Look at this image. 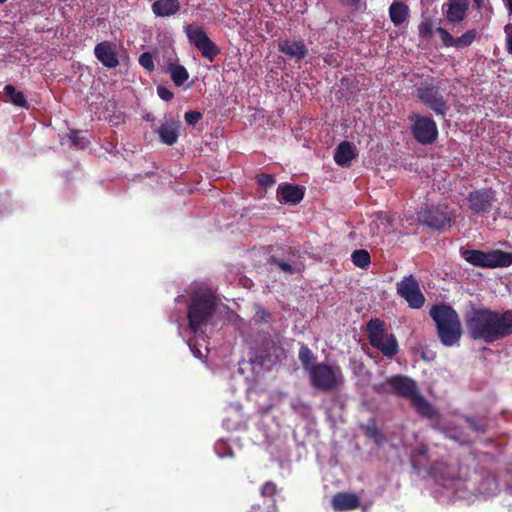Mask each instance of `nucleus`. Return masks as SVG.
Wrapping results in <instances>:
<instances>
[{
  "instance_id": "1",
  "label": "nucleus",
  "mask_w": 512,
  "mask_h": 512,
  "mask_svg": "<svg viewBox=\"0 0 512 512\" xmlns=\"http://www.w3.org/2000/svg\"><path fill=\"white\" fill-rule=\"evenodd\" d=\"M464 319L473 340L491 344L512 335V309L501 312L489 308H472Z\"/></svg>"
},
{
  "instance_id": "2",
  "label": "nucleus",
  "mask_w": 512,
  "mask_h": 512,
  "mask_svg": "<svg viewBox=\"0 0 512 512\" xmlns=\"http://www.w3.org/2000/svg\"><path fill=\"white\" fill-rule=\"evenodd\" d=\"M429 314L436 324L438 337L444 346L451 347L460 340L462 327L455 309L446 304H437L432 306Z\"/></svg>"
},
{
  "instance_id": "3",
  "label": "nucleus",
  "mask_w": 512,
  "mask_h": 512,
  "mask_svg": "<svg viewBox=\"0 0 512 512\" xmlns=\"http://www.w3.org/2000/svg\"><path fill=\"white\" fill-rule=\"evenodd\" d=\"M386 384L391 387L395 395L409 399L411 405L420 416L428 419H433L437 416V410L419 392L414 380L402 375H396L387 378Z\"/></svg>"
},
{
  "instance_id": "4",
  "label": "nucleus",
  "mask_w": 512,
  "mask_h": 512,
  "mask_svg": "<svg viewBox=\"0 0 512 512\" xmlns=\"http://www.w3.org/2000/svg\"><path fill=\"white\" fill-rule=\"evenodd\" d=\"M217 308V298L208 292H197L192 298L187 309L189 329L193 334H198L202 327L213 317Z\"/></svg>"
},
{
  "instance_id": "5",
  "label": "nucleus",
  "mask_w": 512,
  "mask_h": 512,
  "mask_svg": "<svg viewBox=\"0 0 512 512\" xmlns=\"http://www.w3.org/2000/svg\"><path fill=\"white\" fill-rule=\"evenodd\" d=\"M370 345L385 357L393 358L399 353V344L393 333H388L386 323L380 318H372L366 324Z\"/></svg>"
},
{
  "instance_id": "6",
  "label": "nucleus",
  "mask_w": 512,
  "mask_h": 512,
  "mask_svg": "<svg viewBox=\"0 0 512 512\" xmlns=\"http://www.w3.org/2000/svg\"><path fill=\"white\" fill-rule=\"evenodd\" d=\"M308 376L311 386L325 393L337 391L344 384L342 370L337 364L316 363Z\"/></svg>"
},
{
  "instance_id": "7",
  "label": "nucleus",
  "mask_w": 512,
  "mask_h": 512,
  "mask_svg": "<svg viewBox=\"0 0 512 512\" xmlns=\"http://www.w3.org/2000/svg\"><path fill=\"white\" fill-rule=\"evenodd\" d=\"M460 255L470 265L480 268H504L512 265V252L500 249L485 252L461 248Z\"/></svg>"
},
{
  "instance_id": "8",
  "label": "nucleus",
  "mask_w": 512,
  "mask_h": 512,
  "mask_svg": "<svg viewBox=\"0 0 512 512\" xmlns=\"http://www.w3.org/2000/svg\"><path fill=\"white\" fill-rule=\"evenodd\" d=\"M416 98L424 106L432 110L437 116L445 117L449 104L441 88L431 80H424L416 85Z\"/></svg>"
},
{
  "instance_id": "9",
  "label": "nucleus",
  "mask_w": 512,
  "mask_h": 512,
  "mask_svg": "<svg viewBox=\"0 0 512 512\" xmlns=\"http://www.w3.org/2000/svg\"><path fill=\"white\" fill-rule=\"evenodd\" d=\"M410 131L414 139L422 145L433 144L439 135L438 127L432 117L412 113L408 116Z\"/></svg>"
},
{
  "instance_id": "10",
  "label": "nucleus",
  "mask_w": 512,
  "mask_h": 512,
  "mask_svg": "<svg viewBox=\"0 0 512 512\" xmlns=\"http://www.w3.org/2000/svg\"><path fill=\"white\" fill-rule=\"evenodd\" d=\"M185 33L190 43L201 52L203 58L213 62L221 53L220 48L208 37L204 28L195 24L185 26Z\"/></svg>"
},
{
  "instance_id": "11",
  "label": "nucleus",
  "mask_w": 512,
  "mask_h": 512,
  "mask_svg": "<svg viewBox=\"0 0 512 512\" xmlns=\"http://www.w3.org/2000/svg\"><path fill=\"white\" fill-rule=\"evenodd\" d=\"M396 290L400 297L406 300L409 307L421 308L425 303V297L420 290L419 283L413 275L405 276L396 284Z\"/></svg>"
},
{
  "instance_id": "12",
  "label": "nucleus",
  "mask_w": 512,
  "mask_h": 512,
  "mask_svg": "<svg viewBox=\"0 0 512 512\" xmlns=\"http://www.w3.org/2000/svg\"><path fill=\"white\" fill-rule=\"evenodd\" d=\"M468 207L475 215H486L492 210L496 201V192L492 188H481L469 192Z\"/></svg>"
},
{
  "instance_id": "13",
  "label": "nucleus",
  "mask_w": 512,
  "mask_h": 512,
  "mask_svg": "<svg viewBox=\"0 0 512 512\" xmlns=\"http://www.w3.org/2000/svg\"><path fill=\"white\" fill-rule=\"evenodd\" d=\"M429 447L425 443H418L410 451L409 460L413 470L420 475L426 472L429 476L435 477L437 472L438 462L429 463Z\"/></svg>"
},
{
  "instance_id": "14",
  "label": "nucleus",
  "mask_w": 512,
  "mask_h": 512,
  "mask_svg": "<svg viewBox=\"0 0 512 512\" xmlns=\"http://www.w3.org/2000/svg\"><path fill=\"white\" fill-rule=\"evenodd\" d=\"M419 221L435 230H445L450 227L451 217L443 208L431 206L418 214Z\"/></svg>"
},
{
  "instance_id": "15",
  "label": "nucleus",
  "mask_w": 512,
  "mask_h": 512,
  "mask_svg": "<svg viewBox=\"0 0 512 512\" xmlns=\"http://www.w3.org/2000/svg\"><path fill=\"white\" fill-rule=\"evenodd\" d=\"M277 48L280 53L295 62L304 60L309 53L308 47L301 38L280 37L277 40Z\"/></svg>"
},
{
  "instance_id": "16",
  "label": "nucleus",
  "mask_w": 512,
  "mask_h": 512,
  "mask_svg": "<svg viewBox=\"0 0 512 512\" xmlns=\"http://www.w3.org/2000/svg\"><path fill=\"white\" fill-rule=\"evenodd\" d=\"M94 55L106 68L114 69L119 65L116 53V44L110 41H102L94 47Z\"/></svg>"
},
{
  "instance_id": "17",
  "label": "nucleus",
  "mask_w": 512,
  "mask_h": 512,
  "mask_svg": "<svg viewBox=\"0 0 512 512\" xmlns=\"http://www.w3.org/2000/svg\"><path fill=\"white\" fill-rule=\"evenodd\" d=\"M468 9V0H448V2L442 6L445 18L450 23H460L463 21L467 15Z\"/></svg>"
},
{
  "instance_id": "18",
  "label": "nucleus",
  "mask_w": 512,
  "mask_h": 512,
  "mask_svg": "<svg viewBox=\"0 0 512 512\" xmlns=\"http://www.w3.org/2000/svg\"><path fill=\"white\" fill-rule=\"evenodd\" d=\"M277 198L280 203L298 204L304 198V190L298 185L283 184L277 189Z\"/></svg>"
},
{
  "instance_id": "19",
  "label": "nucleus",
  "mask_w": 512,
  "mask_h": 512,
  "mask_svg": "<svg viewBox=\"0 0 512 512\" xmlns=\"http://www.w3.org/2000/svg\"><path fill=\"white\" fill-rule=\"evenodd\" d=\"M157 133L162 143L172 146L180 136V123L176 121L163 123L158 128Z\"/></svg>"
},
{
  "instance_id": "20",
  "label": "nucleus",
  "mask_w": 512,
  "mask_h": 512,
  "mask_svg": "<svg viewBox=\"0 0 512 512\" xmlns=\"http://www.w3.org/2000/svg\"><path fill=\"white\" fill-rule=\"evenodd\" d=\"M357 156L355 146L348 142H341L334 151V161L339 166L345 167Z\"/></svg>"
},
{
  "instance_id": "21",
  "label": "nucleus",
  "mask_w": 512,
  "mask_h": 512,
  "mask_svg": "<svg viewBox=\"0 0 512 512\" xmlns=\"http://www.w3.org/2000/svg\"><path fill=\"white\" fill-rule=\"evenodd\" d=\"M180 8L178 0H156L151 6L152 12L156 17L173 16L179 12Z\"/></svg>"
},
{
  "instance_id": "22",
  "label": "nucleus",
  "mask_w": 512,
  "mask_h": 512,
  "mask_svg": "<svg viewBox=\"0 0 512 512\" xmlns=\"http://www.w3.org/2000/svg\"><path fill=\"white\" fill-rule=\"evenodd\" d=\"M360 504L359 498L351 493H337L332 498V506L336 511L356 509Z\"/></svg>"
},
{
  "instance_id": "23",
  "label": "nucleus",
  "mask_w": 512,
  "mask_h": 512,
  "mask_svg": "<svg viewBox=\"0 0 512 512\" xmlns=\"http://www.w3.org/2000/svg\"><path fill=\"white\" fill-rule=\"evenodd\" d=\"M389 17L395 26L402 25L409 16V7L402 1H394L389 7Z\"/></svg>"
},
{
  "instance_id": "24",
  "label": "nucleus",
  "mask_w": 512,
  "mask_h": 512,
  "mask_svg": "<svg viewBox=\"0 0 512 512\" xmlns=\"http://www.w3.org/2000/svg\"><path fill=\"white\" fill-rule=\"evenodd\" d=\"M168 71L175 86H182L189 78L187 69L178 64H169Z\"/></svg>"
},
{
  "instance_id": "25",
  "label": "nucleus",
  "mask_w": 512,
  "mask_h": 512,
  "mask_svg": "<svg viewBox=\"0 0 512 512\" xmlns=\"http://www.w3.org/2000/svg\"><path fill=\"white\" fill-rule=\"evenodd\" d=\"M4 92L9 97V101L15 106L29 108V103L23 92L17 91L13 85H6Z\"/></svg>"
},
{
  "instance_id": "26",
  "label": "nucleus",
  "mask_w": 512,
  "mask_h": 512,
  "mask_svg": "<svg viewBox=\"0 0 512 512\" xmlns=\"http://www.w3.org/2000/svg\"><path fill=\"white\" fill-rule=\"evenodd\" d=\"M298 358L303 366V369L307 372V374L311 371V367L315 366L316 363H313L316 359V355L313 351L305 344H302L299 349Z\"/></svg>"
},
{
  "instance_id": "27",
  "label": "nucleus",
  "mask_w": 512,
  "mask_h": 512,
  "mask_svg": "<svg viewBox=\"0 0 512 512\" xmlns=\"http://www.w3.org/2000/svg\"><path fill=\"white\" fill-rule=\"evenodd\" d=\"M353 264L361 269H366L371 263V257L367 250L358 249L351 254Z\"/></svg>"
},
{
  "instance_id": "28",
  "label": "nucleus",
  "mask_w": 512,
  "mask_h": 512,
  "mask_svg": "<svg viewBox=\"0 0 512 512\" xmlns=\"http://www.w3.org/2000/svg\"><path fill=\"white\" fill-rule=\"evenodd\" d=\"M477 37V31L475 29L468 30L460 37L455 38L454 47L456 49H462L470 46Z\"/></svg>"
},
{
  "instance_id": "29",
  "label": "nucleus",
  "mask_w": 512,
  "mask_h": 512,
  "mask_svg": "<svg viewBox=\"0 0 512 512\" xmlns=\"http://www.w3.org/2000/svg\"><path fill=\"white\" fill-rule=\"evenodd\" d=\"M364 433L368 438L373 439L377 444L381 443L384 439L383 434L378 429L374 420L369 421L363 427Z\"/></svg>"
},
{
  "instance_id": "30",
  "label": "nucleus",
  "mask_w": 512,
  "mask_h": 512,
  "mask_svg": "<svg viewBox=\"0 0 512 512\" xmlns=\"http://www.w3.org/2000/svg\"><path fill=\"white\" fill-rule=\"evenodd\" d=\"M465 421L469 425V427L478 434L486 433L488 429V424L484 418L476 419L471 416H465Z\"/></svg>"
},
{
  "instance_id": "31",
  "label": "nucleus",
  "mask_w": 512,
  "mask_h": 512,
  "mask_svg": "<svg viewBox=\"0 0 512 512\" xmlns=\"http://www.w3.org/2000/svg\"><path fill=\"white\" fill-rule=\"evenodd\" d=\"M278 493V487L273 481L265 482L260 488V495L264 498H273Z\"/></svg>"
},
{
  "instance_id": "32",
  "label": "nucleus",
  "mask_w": 512,
  "mask_h": 512,
  "mask_svg": "<svg viewBox=\"0 0 512 512\" xmlns=\"http://www.w3.org/2000/svg\"><path fill=\"white\" fill-rule=\"evenodd\" d=\"M139 64L149 73L153 72L155 69L153 56L150 52H143L139 56Z\"/></svg>"
},
{
  "instance_id": "33",
  "label": "nucleus",
  "mask_w": 512,
  "mask_h": 512,
  "mask_svg": "<svg viewBox=\"0 0 512 512\" xmlns=\"http://www.w3.org/2000/svg\"><path fill=\"white\" fill-rule=\"evenodd\" d=\"M419 35L421 37H430L433 34V23L430 18H425L418 25Z\"/></svg>"
},
{
  "instance_id": "34",
  "label": "nucleus",
  "mask_w": 512,
  "mask_h": 512,
  "mask_svg": "<svg viewBox=\"0 0 512 512\" xmlns=\"http://www.w3.org/2000/svg\"><path fill=\"white\" fill-rule=\"evenodd\" d=\"M436 32L439 34L445 47H454L455 38L446 29L438 27Z\"/></svg>"
},
{
  "instance_id": "35",
  "label": "nucleus",
  "mask_w": 512,
  "mask_h": 512,
  "mask_svg": "<svg viewBox=\"0 0 512 512\" xmlns=\"http://www.w3.org/2000/svg\"><path fill=\"white\" fill-rule=\"evenodd\" d=\"M257 183L260 187L267 189L272 187L276 183V180L273 175L261 173L257 175Z\"/></svg>"
},
{
  "instance_id": "36",
  "label": "nucleus",
  "mask_w": 512,
  "mask_h": 512,
  "mask_svg": "<svg viewBox=\"0 0 512 512\" xmlns=\"http://www.w3.org/2000/svg\"><path fill=\"white\" fill-rule=\"evenodd\" d=\"M270 263L278 266L285 273H288V274H291V275L295 273V268L292 265H290L289 263H287V262H285L283 260H280V259H277L275 257H272L270 259Z\"/></svg>"
},
{
  "instance_id": "37",
  "label": "nucleus",
  "mask_w": 512,
  "mask_h": 512,
  "mask_svg": "<svg viewBox=\"0 0 512 512\" xmlns=\"http://www.w3.org/2000/svg\"><path fill=\"white\" fill-rule=\"evenodd\" d=\"M185 121L188 125H196L202 119V114L199 111L189 110L185 112Z\"/></svg>"
},
{
  "instance_id": "38",
  "label": "nucleus",
  "mask_w": 512,
  "mask_h": 512,
  "mask_svg": "<svg viewBox=\"0 0 512 512\" xmlns=\"http://www.w3.org/2000/svg\"><path fill=\"white\" fill-rule=\"evenodd\" d=\"M157 94L164 101H171L174 98L173 92L165 86H158Z\"/></svg>"
},
{
  "instance_id": "39",
  "label": "nucleus",
  "mask_w": 512,
  "mask_h": 512,
  "mask_svg": "<svg viewBox=\"0 0 512 512\" xmlns=\"http://www.w3.org/2000/svg\"><path fill=\"white\" fill-rule=\"evenodd\" d=\"M269 316V313H267V311L264 308L259 307L258 310L256 311L255 319L256 322H264L267 320Z\"/></svg>"
},
{
  "instance_id": "40",
  "label": "nucleus",
  "mask_w": 512,
  "mask_h": 512,
  "mask_svg": "<svg viewBox=\"0 0 512 512\" xmlns=\"http://www.w3.org/2000/svg\"><path fill=\"white\" fill-rule=\"evenodd\" d=\"M339 2L347 7H350L354 10H358L361 5V0H339Z\"/></svg>"
},
{
  "instance_id": "41",
  "label": "nucleus",
  "mask_w": 512,
  "mask_h": 512,
  "mask_svg": "<svg viewBox=\"0 0 512 512\" xmlns=\"http://www.w3.org/2000/svg\"><path fill=\"white\" fill-rule=\"evenodd\" d=\"M506 48L509 54H512V32L506 35Z\"/></svg>"
},
{
  "instance_id": "42",
  "label": "nucleus",
  "mask_w": 512,
  "mask_h": 512,
  "mask_svg": "<svg viewBox=\"0 0 512 512\" xmlns=\"http://www.w3.org/2000/svg\"><path fill=\"white\" fill-rule=\"evenodd\" d=\"M70 139L73 143V145L77 146L79 145V136L77 131H72L70 134Z\"/></svg>"
},
{
  "instance_id": "43",
  "label": "nucleus",
  "mask_w": 512,
  "mask_h": 512,
  "mask_svg": "<svg viewBox=\"0 0 512 512\" xmlns=\"http://www.w3.org/2000/svg\"><path fill=\"white\" fill-rule=\"evenodd\" d=\"M504 4L509 12L510 15H512V0H503Z\"/></svg>"
},
{
  "instance_id": "44",
  "label": "nucleus",
  "mask_w": 512,
  "mask_h": 512,
  "mask_svg": "<svg viewBox=\"0 0 512 512\" xmlns=\"http://www.w3.org/2000/svg\"><path fill=\"white\" fill-rule=\"evenodd\" d=\"M374 391H375V392H377V393H379V394L383 393V392H384V387H383V385H376V386L374 387Z\"/></svg>"
},
{
  "instance_id": "45",
  "label": "nucleus",
  "mask_w": 512,
  "mask_h": 512,
  "mask_svg": "<svg viewBox=\"0 0 512 512\" xmlns=\"http://www.w3.org/2000/svg\"><path fill=\"white\" fill-rule=\"evenodd\" d=\"M227 454H228L229 456H233V451H232L230 448H228V453H227Z\"/></svg>"
},
{
  "instance_id": "46",
  "label": "nucleus",
  "mask_w": 512,
  "mask_h": 512,
  "mask_svg": "<svg viewBox=\"0 0 512 512\" xmlns=\"http://www.w3.org/2000/svg\"><path fill=\"white\" fill-rule=\"evenodd\" d=\"M190 348L194 352V354H196L195 347L190 344Z\"/></svg>"
},
{
  "instance_id": "47",
  "label": "nucleus",
  "mask_w": 512,
  "mask_h": 512,
  "mask_svg": "<svg viewBox=\"0 0 512 512\" xmlns=\"http://www.w3.org/2000/svg\"><path fill=\"white\" fill-rule=\"evenodd\" d=\"M7 0H0V5L4 4Z\"/></svg>"
}]
</instances>
